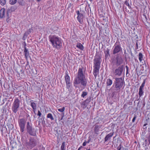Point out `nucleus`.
I'll use <instances>...</instances> for the list:
<instances>
[{"label":"nucleus","mask_w":150,"mask_h":150,"mask_svg":"<svg viewBox=\"0 0 150 150\" xmlns=\"http://www.w3.org/2000/svg\"><path fill=\"white\" fill-rule=\"evenodd\" d=\"M82 67L79 68L78 70L77 76L74 81V86L75 85L80 84L84 87H86L87 84V80L86 78L85 72L83 71Z\"/></svg>","instance_id":"nucleus-1"},{"label":"nucleus","mask_w":150,"mask_h":150,"mask_svg":"<svg viewBox=\"0 0 150 150\" xmlns=\"http://www.w3.org/2000/svg\"><path fill=\"white\" fill-rule=\"evenodd\" d=\"M50 41L53 46L57 49H59L62 46V42L60 38H50Z\"/></svg>","instance_id":"nucleus-2"},{"label":"nucleus","mask_w":150,"mask_h":150,"mask_svg":"<svg viewBox=\"0 0 150 150\" xmlns=\"http://www.w3.org/2000/svg\"><path fill=\"white\" fill-rule=\"evenodd\" d=\"M29 140L26 142L25 146L28 149H31L36 145L37 140L34 137L30 138Z\"/></svg>","instance_id":"nucleus-3"},{"label":"nucleus","mask_w":150,"mask_h":150,"mask_svg":"<svg viewBox=\"0 0 150 150\" xmlns=\"http://www.w3.org/2000/svg\"><path fill=\"white\" fill-rule=\"evenodd\" d=\"M115 81H114L113 86H115L117 90H120L123 85V80L121 78H116Z\"/></svg>","instance_id":"nucleus-4"},{"label":"nucleus","mask_w":150,"mask_h":150,"mask_svg":"<svg viewBox=\"0 0 150 150\" xmlns=\"http://www.w3.org/2000/svg\"><path fill=\"white\" fill-rule=\"evenodd\" d=\"M20 104L19 100L17 98H15L12 108V110L13 112L15 113L17 112L18 110V109L19 107Z\"/></svg>","instance_id":"nucleus-5"},{"label":"nucleus","mask_w":150,"mask_h":150,"mask_svg":"<svg viewBox=\"0 0 150 150\" xmlns=\"http://www.w3.org/2000/svg\"><path fill=\"white\" fill-rule=\"evenodd\" d=\"M76 13L77 15V20L80 23L82 24L83 22L84 18L83 11H82L81 10L80 11L77 10L76 11Z\"/></svg>","instance_id":"nucleus-6"},{"label":"nucleus","mask_w":150,"mask_h":150,"mask_svg":"<svg viewBox=\"0 0 150 150\" xmlns=\"http://www.w3.org/2000/svg\"><path fill=\"white\" fill-rule=\"evenodd\" d=\"M18 123L20 131L21 132H23L25 130V122L23 119H21L19 120Z\"/></svg>","instance_id":"nucleus-7"},{"label":"nucleus","mask_w":150,"mask_h":150,"mask_svg":"<svg viewBox=\"0 0 150 150\" xmlns=\"http://www.w3.org/2000/svg\"><path fill=\"white\" fill-rule=\"evenodd\" d=\"M123 65L119 67L118 68L116 69L114 71L113 73L115 76H120L123 71Z\"/></svg>","instance_id":"nucleus-8"},{"label":"nucleus","mask_w":150,"mask_h":150,"mask_svg":"<svg viewBox=\"0 0 150 150\" xmlns=\"http://www.w3.org/2000/svg\"><path fill=\"white\" fill-rule=\"evenodd\" d=\"M101 62V58L99 56H96L94 59V66L100 67Z\"/></svg>","instance_id":"nucleus-9"},{"label":"nucleus","mask_w":150,"mask_h":150,"mask_svg":"<svg viewBox=\"0 0 150 150\" xmlns=\"http://www.w3.org/2000/svg\"><path fill=\"white\" fill-rule=\"evenodd\" d=\"M114 46L115 47L113 51V54H116L122 50V48L120 46L115 45Z\"/></svg>","instance_id":"nucleus-10"},{"label":"nucleus","mask_w":150,"mask_h":150,"mask_svg":"<svg viewBox=\"0 0 150 150\" xmlns=\"http://www.w3.org/2000/svg\"><path fill=\"white\" fill-rule=\"evenodd\" d=\"M94 67L93 74L94 77L96 78L99 73V70L100 67L94 66Z\"/></svg>","instance_id":"nucleus-11"},{"label":"nucleus","mask_w":150,"mask_h":150,"mask_svg":"<svg viewBox=\"0 0 150 150\" xmlns=\"http://www.w3.org/2000/svg\"><path fill=\"white\" fill-rule=\"evenodd\" d=\"M66 88L68 89L69 92H71L72 91L73 88L72 84L70 82L66 83Z\"/></svg>","instance_id":"nucleus-12"},{"label":"nucleus","mask_w":150,"mask_h":150,"mask_svg":"<svg viewBox=\"0 0 150 150\" xmlns=\"http://www.w3.org/2000/svg\"><path fill=\"white\" fill-rule=\"evenodd\" d=\"M102 127V125H96L95 126L94 130L96 133L97 134V132L100 130V129H102L101 127Z\"/></svg>","instance_id":"nucleus-13"},{"label":"nucleus","mask_w":150,"mask_h":150,"mask_svg":"<svg viewBox=\"0 0 150 150\" xmlns=\"http://www.w3.org/2000/svg\"><path fill=\"white\" fill-rule=\"evenodd\" d=\"M114 134V132H111L107 135L105 138V141L106 142L108 140L110 139L112 137Z\"/></svg>","instance_id":"nucleus-14"},{"label":"nucleus","mask_w":150,"mask_h":150,"mask_svg":"<svg viewBox=\"0 0 150 150\" xmlns=\"http://www.w3.org/2000/svg\"><path fill=\"white\" fill-rule=\"evenodd\" d=\"M116 60V64L117 66H119L122 64L123 62V60L120 57L117 58Z\"/></svg>","instance_id":"nucleus-15"},{"label":"nucleus","mask_w":150,"mask_h":150,"mask_svg":"<svg viewBox=\"0 0 150 150\" xmlns=\"http://www.w3.org/2000/svg\"><path fill=\"white\" fill-rule=\"evenodd\" d=\"M30 105L34 111L37 109V106L36 103L33 102V100H31L30 101Z\"/></svg>","instance_id":"nucleus-16"},{"label":"nucleus","mask_w":150,"mask_h":150,"mask_svg":"<svg viewBox=\"0 0 150 150\" xmlns=\"http://www.w3.org/2000/svg\"><path fill=\"white\" fill-rule=\"evenodd\" d=\"M5 9L4 8H2L0 10V18H2L5 16Z\"/></svg>","instance_id":"nucleus-17"},{"label":"nucleus","mask_w":150,"mask_h":150,"mask_svg":"<svg viewBox=\"0 0 150 150\" xmlns=\"http://www.w3.org/2000/svg\"><path fill=\"white\" fill-rule=\"evenodd\" d=\"M24 52L25 56V59L27 60L28 59V57L29 56V52L28 51V49L25 46L24 47Z\"/></svg>","instance_id":"nucleus-18"},{"label":"nucleus","mask_w":150,"mask_h":150,"mask_svg":"<svg viewBox=\"0 0 150 150\" xmlns=\"http://www.w3.org/2000/svg\"><path fill=\"white\" fill-rule=\"evenodd\" d=\"M33 30L32 28H30L24 34L23 38L27 37V36L33 31Z\"/></svg>","instance_id":"nucleus-19"},{"label":"nucleus","mask_w":150,"mask_h":150,"mask_svg":"<svg viewBox=\"0 0 150 150\" xmlns=\"http://www.w3.org/2000/svg\"><path fill=\"white\" fill-rule=\"evenodd\" d=\"M27 132L31 135L35 136L36 135V133L35 130V129L34 128H33L32 129L30 130Z\"/></svg>","instance_id":"nucleus-20"},{"label":"nucleus","mask_w":150,"mask_h":150,"mask_svg":"<svg viewBox=\"0 0 150 150\" xmlns=\"http://www.w3.org/2000/svg\"><path fill=\"white\" fill-rule=\"evenodd\" d=\"M88 101V99H86L85 101L83 102L81 105V106L84 108H86L87 106L88 103L89 102V101L87 103V102Z\"/></svg>","instance_id":"nucleus-21"},{"label":"nucleus","mask_w":150,"mask_h":150,"mask_svg":"<svg viewBox=\"0 0 150 150\" xmlns=\"http://www.w3.org/2000/svg\"><path fill=\"white\" fill-rule=\"evenodd\" d=\"M26 127L27 131H28L33 128L32 124L31 123H30L29 122H27Z\"/></svg>","instance_id":"nucleus-22"},{"label":"nucleus","mask_w":150,"mask_h":150,"mask_svg":"<svg viewBox=\"0 0 150 150\" xmlns=\"http://www.w3.org/2000/svg\"><path fill=\"white\" fill-rule=\"evenodd\" d=\"M65 79L66 83H70V79L69 76L67 74L65 76Z\"/></svg>","instance_id":"nucleus-23"},{"label":"nucleus","mask_w":150,"mask_h":150,"mask_svg":"<svg viewBox=\"0 0 150 150\" xmlns=\"http://www.w3.org/2000/svg\"><path fill=\"white\" fill-rule=\"evenodd\" d=\"M112 83V81L110 79H107L106 81V84L107 86H111Z\"/></svg>","instance_id":"nucleus-24"},{"label":"nucleus","mask_w":150,"mask_h":150,"mask_svg":"<svg viewBox=\"0 0 150 150\" xmlns=\"http://www.w3.org/2000/svg\"><path fill=\"white\" fill-rule=\"evenodd\" d=\"M144 88H139V97H141V96H142L144 95V92L143 91Z\"/></svg>","instance_id":"nucleus-25"},{"label":"nucleus","mask_w":150,"mask_h":150,"mask_svg":"<svg viewBox=\"0 0 150 150\" xmlns=\"http://www.w3.org/2000/svg\"><path fill=\"white\" fill-rule=\"evenodd\" d=\"M76 46L81 50H83L84 49L83 45L80 43H78L77 44Z\"/></svg>","instance_id":"nucleus-26"},{"label":"nucleus","mask_w":150,"mask_h":150,"mask_svg":"<svg viewBox=\"0 0 150 150\" xmlns=\"http://www.w3.org/2000/svg\"><path fill=\"white\" fill-rule=\"evenodd\" d=\"M47 117L48 118L50 119L51 120H54V118L52 115L50 113H49L47 114Z\"/></svg>","instance_id":"nucleus-27"},{"label":"nucleus","mask_w":150,"mask_h":150,"mask_svg":"<svg viewBox=\"0 0 150 150\" xmlns=\"http://www.w3.org/2000/svg\"><path fill=\"white\" fill-rule=\"evenodd\" d=\"M143 55L141 53H139V59L140 62L143 60Z\"/></svg>","instance_id":"nucleus-28"},{"label":"nucleus","mask_w":150,"mask_h":150,"mask_svg":"<svg viewBox=\"0 0 150 150\" xmlns=\"http://www.w3.org/2000/svg\"><path fill=\"white\" fill-rule=\"evenodd\" d=\"M61 150H65V143L64 142H63L62 143L61 146Z\"/></svg>","instance_id":"nucleus-29"},{"label":"nucleus","mask_w":150,"mask_h":150,"mask_svg":"<svg viewBox=\"0 0 150 150\" xmlns=\"http://www.w3.org/2000/svg\"><path fill=\"white\" fill-rule=\"evenodd\" d=\"M17 1V0H10L9 3L11 5H14L15 4Z\"/></svg>","instance_id":"nucleus-30"},{"label":"nucleus","mask_w":150,"mask_h":150,"mask_svg":"<svg viewBox=\"0 0 150 150\" xmlns=\"http://www.w3.org/2000/svg\"><path fill=\"white\" fill-rule=\"evenodd\" d=\"M105 54L106 56H108L109 55V50L108 49H107L105 51Z\"/></svg>","instance_id":"nucleus-31"},{"label":"nucleus","mask_w":150,"mask_h":150,"mask_svg":"<svg viewBox=\"0 0 150 150\" xmlns=\"http://www.w3.org/2000/svg\"><path fill=\"white\" fill-rule=\"evenodd\" d=\"M6 3V0H0V4L2 6H4Z\"/></svg>","instance_id":"nucleus-32"},{"label":"nucleus","mask_w":150,"mask_h":150,"mask_svg":"<svg viewBox=\"0 0 150 150\" xmlns=\"http://www.w3.org/2000/svg\"><path fill=\"white\" fill-rule=\"evenodd\" d=\"M16 8H17L16 6H13L11 7L10 9V10L11 12L14 11Z\"/></svg>","instance_id":"nucleus-33"},{"label":"nucleus","mask_w":150,"mask_h":150,"mask_svg":"<svg viewBox=\"0 0 150 150\" xmlns=\"http://www.w3.org/2000/svg\"><path fill=\"white\" fill-rule=\"evenodd\" d=\"M87 94V92H85V91H83L82 93V94H81V96L83 98H84V97L85 96H86Z\"/></svg>","instance_id":"nucleus-34"},{"label":"nucleus","mask_w":150,"mask_h":150,"mask_svg":"<svg viewBox=\"0 0 150 150\" xmlns=\"http://www.w3.org/2000/svg\"><path fill=\"white\" fill-rule=\"evenodd\" d=\"M58 110L59 112H62L64 111L65 108L64 107H63L62 108L58 109Z\"/></svg>","instance_id":"nucleus-35"},{"label":"nucleus","mask_w":150,"mask_h":150,"mask_svg":"<svg viewBox=\"0 0 150 150\" xmlns=\"http://www.w3.org/2000/svg\"><path fill=\"white\" fill-rule=\"evenodd\" d=\"M145 81V80H144L143 82L142 83L140 87L139 88H144V86Z\"/></svg>","instance_id":"nucleus-36"},{"label":"nucleus","mask_w":150,"mask_h":150,"mask_svg":"<svg viewBox=\"0 0 150 150\" xmlns=\"http://www.w3.org/2000/svg\"><path fill=\"white\" fill-rule=\"evenodd\" d=\"M136 118H137L136 116V115H134L133 119L132 120V122H134Z\"/></svg>","instance_id":"nucleus-37"},{"label":"nucleus","mask_w":150,"mask_h":150,"mask_svg":"<svg viewBox=\"0 0 150 150\" xmlns=\"http://www.w3.org/2000/svg\"><path fill=\"white\" fill-rule=\"evenodd\" d=\"M18 2L20 4H22L23 3V0H18Z\"/></svg>","instance_id":"nucleus-38"},{"label":"nucleus","mask_w":150,"mask_h":150,"mask_svg":"<svg viewBox=\"0 0 150 150\" xmlns=\"http://www.w3.org/2000/svg\"><path fill=\"white\" fill-rule=\"evenodd\" d=\"M89 143V142H87L86 141H85L83 143L82 145L83 146H85L86 145L87 143Z\"/></svg>","instance_id":"nucleus-39"},{"label":"nucleus","mask_w":150,"mask_h":150,"mask_svg":"<svg viewBox=\"0 0 150 150\" xmlns=\"http://www.w3.org/2000/svg\"><path fill=\"white\" fill-rule=\"evenodd\" d=\"M37 115L39 116H41V113L40 110L38 111V113Z\"/></svg>","instance_id":"nucleus-40"},{"label":"nucleus","mask_w":150,"mask_h":150,"mask_svg":"<svg viewBox=\"0 0 150 150\" xmlns=\"http://www.w3.org/2000/svg\"><path fill=\"white\" fill-rule=\"evenodd\" d=\"M126 74H127L128 73V67L127 66H126Z\"/></svg>","instance_id":"nucleus-41"},{"label":"nucleus","mask_w":150,"mask_h":150,"mask_svg":"<svg viewBox=\"0 0 150 150\" xmlns=\"http://www.w3.org/2000/svg\"><path fill=\"white\" fill-rule=\"evenodd\" d=\"M121 146H122V145H121V144H120V145L118 146V150H120V149H121Z\"/></svg>","instance_id":"nucleus-42"},{"label":"nucleus","mask_w":150,"mask_h":150,"mask_svg":"<svg viewBox=\"0 0 150 150\" xmlns=\"http://www.w3.org/2000/svg\"><path fill=\"white\" fill-rule=\"evenodd\" d=\"M99 29L100 30V32L99 33H100H100H101L102 32V31L103 30V28H102L101 27H99Z\"/></svg>","instance_id":"nucleus-43"},{"label":"nucleus","mask_w":150,"mask_h":150,"mask_svg":"<svg viewBox=\"0 0 150 150\" xmlns=\"http://www.w3.org/2000/svg\"><path fill=\"white\" fill-rule=\"evenodd\" d=\"M125 4L127 6H129V3L127 2L126 1H125Z\"/></svg>","instance_id":"nucleus-44"},{"label":"nucleus","mask_w":150,"mask_h":150,"mask_svg":"<svg viewBox=\"0 0 150 150\" xmlns=\"http://www.w3.org/2000/svg\"><path fill=\"white\" fill-rule=\"evenodd\" d=\"M148 141L149 142V143H150V134L148 137Z\"/></svg>","instance_id":"nucleus-45"},{"label":"nucleus","mask_w":150,"mask_h":150,"mask_svg":"<svg viewBox=\"0 0 150 150\" xmlns=\"http://www.w3.org/2000/svg\"><path fill=\"white\" fill-rule=\"evenodd\" d=\"M82 148V146H81L80 147H79L78 149L77 150H80Z\"/></svg>","instance_id":"nucleus-46"},{"label":"nucleus","mask_w":150,"mask_h":150,"mask_svg":"<svg viewBox=\"0 0 150 150\" xmlns=\"http://www.w3.org/2000/svg\"><path fill=\"white\" fill-rule=\"evenodd\" d=\"M63 117H64V116H63L60 119V120H62V119H63Z\"/></svg>","instance_id":"nucleus-47"},{"label":"nucleus","mask_w":150,"mask_h":150,"mask_svg":"<svg viewBox=\"0 0 150 150\" xmlns=\"http://www.w3.org/2000/svg\"><path fill=\"white\" fill-rule=\"evenodd\" d=\"M36 1H37L39 2H40L41 1V0H36Z\"/></svg>","instance_id":"nucleus-48"},{"label":"nucleus","mask_w":150,"mask_h":150,"mask_svg":"<svg viewBox=\"0 0 150 150\" xmlns=\"http://www.w3.org/2000/svg\"><path fill=\"white\" fill-rule=\"evenodd\" d=\"M147 124H144V126H146V125Z\"/></svg>","instance_id":"nucleus-49"},{"label":"nucleus","mask_w":150,"mask_h":150,"mask_svg":"<svg viewBox=\"0 0 150 150\" xmlns=\"http://www.w3.org/2000/svg\"><path fill=\"white\" fill-rule=\"evenodd\" d=\"M136 45H137V47L138 46V44H137V43H136Z\"/></svg>","instance_id":"nucleus-50"},{"label":"nucleus","mask_w":150,"mask_h":150,"mask_svg":"<svg viewBox=\"0 0 150 150\" xmlns=\"http://www.w3.org/2000/svg\"><path fill=\"white\" fill-rule=\"evenodd\" d=\"M90 0V1L91 2V1H92V0Z\"/></svg>","instance_id":"nucleus-51"}]
</instances>
